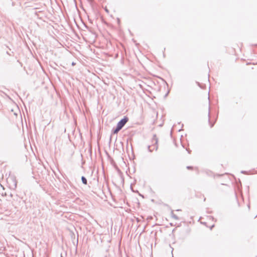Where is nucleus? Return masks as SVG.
Instances as JSON below:
<instances>
[{
    "mask_svg": "<svg viewBox=\"0 0 257 257\" xmlns=\"http://www.w3.org/2000/svg\"><path fill=\"white\" fill-rule=\"evenodd\" d=\"M61 257H62V256H61Z\"/></svg>",
    "mask_w": 257,
    "mask_h": 257,
    "instance_id": "nucleus-12",
    "label": "nucleus"
},
{
    "mask_svg": "<svg viewBox=\"0 0 257 257\" xmlns=\"http://www.w3.org/2000/svg\"><path fill=\"white\" fill-rule=\"evenodd\" d=\"M210 127H213V126L214 125V123H210Z\"/></svg>",
    "mask_w": 257,
    "mask_h": 257,
    "instance_id": "nucleus-7",
    "label": "nucleus"
},
{
    "mask_svg": "<svg viewBox=\"0 0 257 257\" xmlns=\"http://www.w3.org/2000/svg\"><path fill=\"white\" fill-rule=\"evenodd\" d=\"M72 65H75V63H74V62H73V63H72Z\"/></svg>",
    "mask_w": 257,
    "mask_h": 257,
    "instance_id": "nucleus-11",
    "label": "nucleus"
},
{
    "mask_svg": "<svg viewBox=\"0 0 257 257\" xmlns=\"http://www.w3.org/2000/svg\"><path fill=\"white\" fill-rule=\"evenodd\" d=\"M128 118L127 116H124L122 119H121L117 124V125L121 129L124 126L125 123L128 121Z\"/></svg>",
    "mask_w": 257,
    "mask_h": 257,
    "instance_id": "nucleus-2",
    "label": "nucleus"
},
{
    "mask_svg": "<svg viewBox=\"0 0 257 257\" xmlns=\"http://www.w3.org/2000/svg\"><path fill=\"white\" fill-rule=\"evenodd\" d=\"M177 211H181V209H177L176 210Z\"/></svg>",
    "mask_w": 257,
    "mask_h": 257,
    "instance_id": "nucleus-10",
    "label": "nucleus"
},
{
    "mask_svg": "<svg viewBox=\"0 0 257 257\" xmlns=\"http://www.w3.org/2000/svg\"><path fill=\"white\" fill-rule=\"evenodd\" d=\"M14 186L15 188H16V186H17V183H16V181L15 180H14Z\"/></svg>",
    "mask_w": 257,
    "mask_h": 257,
    "instance_id": "nucleus-6",
    "label": "nucleus"
},
{
    "mask_svg": "<svg viewBox=\"0 0 257 257\" xmlns=\"http://www.w3.org/2000/svg\"><path fill=\"white\" fill-rule=\"evenodd\" d=\"M158 139L157 138V136L156 135H154L153 136V142H154V144L152 146H148V150L150 152H152L153 150H155L156 151H157L158 150Z\"/></svg>",
    "mask_w": 257,
    "mask_h": 257,
    "instance_id": "nucleus-1",
    "label": "nucleus"
},
{
    "mask_svg": "<svg viewBox=\"0 0 257 257\" xmlns=\"http://www.w3.org/2000/svg\"><path fill=\"white\" fill-rule=\"evenodd\" d=\"M191 168H192V167H191V166H187V168L188 169H191Z\"/></svg>",
    "mask_w": 257,
    "mask_h": 257,
    "instance_id": "nucleus-8",
    "label": "nucleus"
},
{
    "mask_svg": "<svg viewBox=\"0 0 257 257\" xmlns=\"http://www.w3.org/2000/svg\"><path fill=\"white\" fill-rule=\"evenodd\" d=\"M121 130V128L117 125H116V127L113 130L112 132L113 134H117L118 132Z\"/></svg>",
    "mask_w": 257,
    "mask_h": 257,
    "instance_id": "nucleus-4",
    "label": "nucleus"
},
{
    "mask_svg": "<svg viewBox=\"0 0 257 257\" xmlns=\"http://www.w3.org/2000/svg\"><path fill=\"white\" fill-rule=\"evenodd\" d=\"M81 180H82V183L84 184H85V185L87 184V179H86V178L85 177L82 176L81 177Z\"/></svg>",
    "mask_w": 257,
    "mask_h": 257,
    "instance_id": "nucleus-5",
    "label": "nucleus"
},
{
    "mask_svg": "<svg viewBox=\"0 0 257 257\" xmlns=\"http://www.w3.org/2000/svg\"><path fill=\"white\" fill-rule=\"evenodd\" d=\"M241 172V173H243V174L245 173V172L243 171H242Z\"/></svg>",
    "mask_w": 257,
    "mask_h": 257,
    "instance_id": "nucleus-9",
    "label": "nucleus"
},
{
    "mask_svg": "<svg viewBox=\"0 0 257 257\" xmlns=\"http://www.w3.org/2000/svg\"><path fill=\"white\" fill-rule=\"evenodd\" d=\"M171 217L173 219H174L175 220H179V218L176 214H175L174 213L173 210L171 211Z\"/></svg>",
    "mask_w": 257,
    "mask_h": 257,
    "instance_id": "nucleus-3",
    "label": "nucleus"
}]
</instances>
